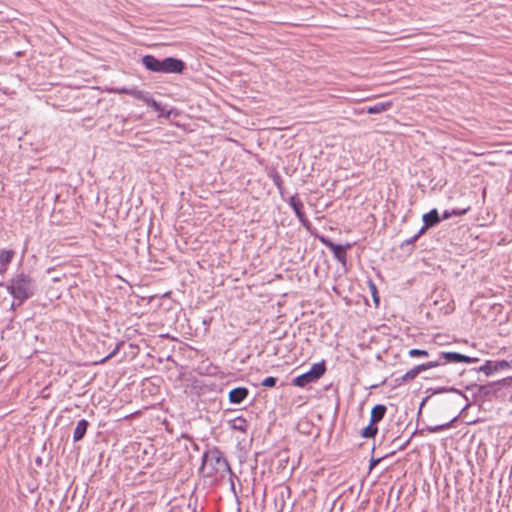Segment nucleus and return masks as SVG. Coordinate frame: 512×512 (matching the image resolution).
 Returning <instances> with one entry per match:
<instances>
[{
	"mask_svg": "<svg viewBox=\"0 0 512 512\" xmlns=\"http://www.w3.org/2000/svg\"><path fill=\"white\" fill-rule=\"evenodd\" d=\"M422 219L424 222V226L420 229L418 234L413 237V240H416L421 234L425 232L427 228L436 225L441 220L436 209H432L430 212L424 214Z\"/></svg>",
	"mask_w": 512,
	"mask_h": 512,
	"instance_id": "obj_6",
	"label": "nucleus"
},
{
	"mask_svg": "<svg viewBox=\"0 0 512 512\" xmlns=\"http://www.w3.org/2000/svg\"><path fill=\"white\" fill-rule=\"evenodd\" d=\"M249 391L245 387H237L229 392V401L233 404H240L248 396Z\"/></svg>",
	"mask_w": 512,
	"mask_h": 512,
	"instance_id": "obj_8",
	"label": "nucleus"
},
{
	"mask_svg": "<svg viewBox=\"0 0 512 512\" xmlns=\"http://www.w3.org/2000/svg\"><path fill=\"white\" fill-rule=\"evenodd\" d=\"M326 372L325 362L314 363L311 369L297 377L292 381V384L297 387H305L310 383L317 382Z\"/></svg>",
	"mask_w": 512,
	"mask_h": 512,
	"instance_id": "obj_3",
	"label": "nucleus"
},
{
	"mask_svg": "<svg viewBox=\"0 0 512 512\" xmlns=\"http://www.w3.org/2000/svg\"><path fill=\"white\" fill-rule=\"evenodd\" d=\"M422 371H425V367L421 366V364H420V365L410 369L409 371H407L402 376V381L408 382V381L414 380Z\"/></svg>",
	"mask_w": 512,
	"mask_h": 512,
	"instance_id": "obj_16",
	"label": "nucleus"
},
{
	"mask_svg": "<svg viewBox=\"0 0 512 512\" xmlns=\"http://www.w3.org/2000/svg\"><path fill=\"white\" fill-rule=\"evenodd\" d=\"M444 364L443 363V359H440L438 357V359L434 360V361H430V362H427V363H424V364H421V366H424L425 367V370H428V369H431V368H434V367H437V366H440Z\"/></svg>",
	"mask_w": 512,
	"mask_h": 512,
	"instance_id": "obj_20",
	"label": "nucleus"
},
{
	"mask_svg": "<svg viewBox=\"0 0 512 512\" xmlns=\"http://www.w3.org/2000/svg\"><path fill=\"white\" fill-rule=\"evenodd\" d=\"M408 354L410 357H427L428 356V352L426 350H421V349H411L408 352Z\"/></svg>",
	"mask_w": 512,
	"mask_h": 512,
	"instance_id": "obj_19",
	"label": "nucleus"
},
{
	"mask_svg": "<svg viewBox=\"0 0 512 512\" xmlns=\"http://www.w3.org/2000/svg\"><path fill=\"white\" fill-rule=\"evenodd\" d=\"M276 383H277V378L270 376V377L265 378L261 384L264 387L271 388V387H274L276 385Z\"/></svg>",
	"mask_w": 512,
	"mask_h": 512,
	"instance_id": "obj_21",
	"label": "nucleus"
},
{
	"mask_svg": "<svg viewBox=\"0 0 512 512\" xmlns=\"http://www.w3.org/2000/svg\"><path fill=\"white\" fill-rule=\"evenodd\" d=\"M6 289L13 296L14 300L18 301V305H21L34 295L36 282L28 274L21 272L12 277L6 285Z\"/></svg>",
	"mask_w": 512,
	"mask_h": 512,
	"instance_id": "obj_1",
	"label": "nucleus"
},
{
	"mask_svg": "<svg viewBox=\"0 0 512 512\" xmlns=\"http://www.w3.org/2000/svg\"><path fill=\"white\" fill-rule=\"evenodd\" d=\"M155 111H157L159 113V116H163L164 115V109L162 107V105L160 103H158L157 101L153 100L151 101V105H150Z\"/></svg>",
	"mask_w": 512,
	"mask_h": 512,
	"instance_id": "obj_23",
	"label": "nucleus"
},
{
	"mask_svg": "<svg viewBox=\"0 0 512 512\" xmlns=\"http://www.w3.org/2000/svg\"><path fill=\"white\" fill-rule=\"evenodd\" d=\"M509 367H510V364L507 361L502 360V361H498V362L494 363L493 369L495 371H497L498 369H506Z\"/></svg>",
	"mask_w": 512,
	"mask_h": 512,
	"instance_id": "obj_24",
	"label": "nucleus"
},
{
	"mask_svg": "<svg viewBox=\"0 0 512 512\" xmlns=\"http://www.w3.org/2000/svg\"><path fill=\"white\" fill-rule=\"evenodd\" d=\"M494 364L491 361H486L484 365L479 368V371L484 372L486 375H490L493 371Z\"/></svg>",
	"mask_w": 512,
	"mask_h": 512,
	"instance_id": "obj_18",
	"label": "nucleus"
},
{
	"mask_svg": "<svg viewBox=\"0 0 512 512\" xmlns=\"http://www.w3.org/2000/svg\"><path fill=\"white\" fill-rule=\"evenodd\" d=\"M142 64L152 72L161 73V60L157 59L152 55H145L142 58Z\"/></svg>",
	"mask_w": 512,
	"mask_h": 512,
	"instance_id": "obj_9",
	"label": "nucleus"
},
{
	"mask_svg": "<svg viewBox=\"0 0 512 512\" xmlns=\"http://www.w3.org/2000/svg\"><path fill=\"white\" fill-rule=\"evenodd\" d=\"M117 350H118V347H117L113 352H111L107 357H105V358L102 360V362H104V361H106L107 359H109V358L113 357V356L115 355V353H116V351H117Z\"/></svg>",
	"mask_w": 512,
	"mask_h": 512,
	"instance_id": "obj_30",
	"label": "nucleus"
},
{
	"mask_svg": "<svg viewBox=\"0 0 512 512\" xmlns=\"http://www.w3.org/2000/svg\"><path fill=\"white\" fill-rule=\"evenodd\" d=\"M184 69V63L173 57H167L161 60V73H181Z\"/></svg>",
	"mask_w": 512,
	"mask_h": 512,
	"instance_id": "obj_5",
	"label": "nucleus"
},
{
	"mask_svg": "<svg viewBox=\"0 0 512 512\" xmlns=\"http://www.w3.org/2000/svg\"><path fill=\"white\" fill-rule=\"evenodd\" d=\"M143 91L137 90V89H131L129 90V95L133 96L136 99H141L143 97Z\"/></svg>",
	"mask_w": 512,
	"mask_h": 512,
	"instance_id": "obj_25",
	"label": "nucleus"
},
{
	"mask_svg": "<svg viewBox=\"0 0 512 512\" xmlns=\"http://www.w3.org/2000/svg\"><path fill=\"white\" fill-rule=\"evenodd\" d=\"M377 432L378 428L376 424H372V422L370 421V424L362 430L361 436L364 438H371L374 437L377 434Z\"/></svg>",
	"mask_w": 512,
	"mask_h": 512,
	"instance_id": "obj_17",
	"label": "nucleus"
},
{
	"mask_svg": "<svg viewBox=\"0 0 512 512\" xmlns=\"http://www.w3.org/2000/svg\"><path fill=\"white\" fill-rule=\"evenodd\" d=\"M88 425H89V423L85 419H82V420H80L77 423V425H76V427L74 429V433H73V440L75 442L80 441L81 439H83V437L86 434Z\"/></svg>",
	"mask_w": 512,
	"mask_h": 512,
	"instance_id": "obj_13",
	"label": "nucleus"
},
{
	"mask_svg": "<svg viewBox=\"0 0 512 512\" xmlns=\"http://www.w3.org/2000/svg\"><path fill=\"white\" fill-rule=\"evenodd\" d=\"M449 427H450V422L449 423H445V424H441V425L430 426L427 429H428L429 432L435 433V432H439L441 430H445V429H447Z\"/></svg>",
	"mask_w": 512,
	"mask_h": 512,
	"instance_id": "obj_22",
	"label": "nucleus"
},
{
	"mask_svg": "<svg viewBox=\"0 0 512 512\" xmlns=\"http://www.w3.org/2000/svg\"><path fill=\"white\" fill-rule=\"evenodd\" d=\"M202 467L210 468L209 475L231 473L230 465L218 448H212L204 453Z\"/></svg>",
	"mask_w": 512,
	"mask_h": 512,
	"instance_id": "obj_2",
	"label": "nucleus"
},
{
	"mask_svg": "<svg viewBox=\"0 0 512 512\" xmlns=\"http://www.w3.org/2000/svg\"><path fill=\"white\" fill-rule=\"evenodd\" d=\"M230 427L233 430H237L245 433L248 429V422L243 417L239 416L230 421Z\"/></svg>",
	"mask_w": 512,
	"mask_h": 512,
	"instance_id": "obj_14",
	"label": "nucleus"
},
{
	"mask_svg": "<svg viewBox=\"0 0 512 512\" xmlns=\"http://www.w3.org/2000/svg\"><path fill=\"white\" fill-rule=\"evenodd\" d=\"M392 106V102L391 101H387V102H378L372 106H369L365 109V111L369 114H380L382 112H385L387 110H389ZM364 112V109H362L360 111V113Z\"/></svg>",
	"mask_w": 512,
	"mask_h": 512,
	"instance_id": "obj_11",
	"label": "nucleus"
},
{
	"mask_svg": "<svg viewBox=\"0 0 512 512\" xmlns=\"http://www.w3.org/2000/svg\"><path fill=\"white\" fill-rule=\"evenodd\" d=\"M325 245L333 252L334 257L343 265L346 264V250L350 245L342 246L335 244L332 241H324Z\"/></svg>",
	"mask_w": 512,
	"mask_h": 512,
	"instance_id": "obj_7",
	"label": "nucleus"
},
{
	"mask_svg": "<svg viewBox=\"0 0 512 512\" xmlns=\"http://www.w3.org/2000/svg\"><path fill=\"white\" fill-rule=\"evenodd\" d=\"M439 358L443 359V363H458V362H464V363H476L479 361L477 357H470L463 355L458 352H440Z\"/></svg>",
	"mask_w": 512,
	"mask_h": 512,
	"instance_id": "obj_4",
	"label": "nucleus"
},
{
	"mask_svg": "<svg viewBox=\"0 0 512 512\" xmlns=\"http://www.w3.org/2000/svg\"><path fill=\"white\" fill-rule=\"evenodd\" d=\"M140 100L146 103L148 106H150L151 101H153L154 99L149 95V93L144 92L143 97H141Z\"/></svg>",
	"mask_w": 512,
	"mask_h": 512,
	"instance_id": "obj_26",
	"label": "nucleus"
},
{
	"mask_svg": "<svg viewBox=\"0 0 512 512\" xmlns=\"http://www.w3.org/2000/svg\"><path fill=\"white\" fill-rule=\"evenodd\" d=\"M17 306H19V305H18V302L16 303V302L14 301V302L11 304V309H12V310H15Z\"/></svg>",
	"mask_w": 512,
	"mask_h": 512,
	"instance_id": "obj_32",
	"label": "nucleus"
},
{
	"mask_svg": "<svg viewBox=\"0 0 512 512\" xmlns=\"http://www.w3.org/2000/svg\"><path fill=\"white\" fill-rule=\"evenodd\" d=\"M381 460H382V458L371 459L369 468L373 469L377 464L380 463Z\"/></svg>",
	"mask_w": 512,
	"mask_h": 512,
	"instance_id": "obj_27",
	"label": "nucleus"
},
{
	"mask_svg": "<svg viewBox=\"0 0 512 512\" xmlns=\"http://www.w3.org/2000/svg\"><path fill=\"white\" fill-rule=\"evenodd\" d=\"M386 410L387 408L385 405L379 404L374 406L371 410L370 417V421L372 422V424H377L378 422H380L384 418Z\"/></svg>",
	"mask_w": 512,
	"mask_h": 512,
	"instance_id": "obj_12",
	"label": "nucleus"
},
{
	"mask_svg": "<svg viewBox=\"0 0 512 512\" xmlns=\"http://www.w3.org/2000/svg\"><path fill=\"white\" fill-rule=\"evenodd\" d=\"M289 204L295 212L296 216L300 220V222L304 223L306 221L305 214L303 212L304 205L300 199L295 196H292L289 200Z\"/></svg>",
	"mask_w": 512,
	"mask_h": 512,
	"instance_id": "obj_10",
	"label": "nucleus"
},
{
	"mask_svg": "<svg viewBox=\"0 0 512 512\" xmlns=\"http://www.w3.org/2000/svg\"><path fill=\"white\" fill-rule=\"evenodd\" d=\"M129 90H130V89L122 88V89H119V90H118V92H119V93H124V94H129Z\"/></svg>",
	"mask_w": 512,
	"mask_h": 512,
	"instance_id": "obj_31",
	"label": "nucleus"
},
{
	"mask_svg": "<svg viewBox=\"0 0 512 512\" xmlns=\"http://www.w3.org/2000/svg\"><path fill=\"white\" fill-rule=\"evenodd\" d=\"M371 288H372V295H373V298H374V302L376 304L379 303V298L376 296V287L374 284H371Z\"/></svg>",
	"mask_w": 512,
	"mask_h": 512,
	"instance_id": "obj_28",
	"label": "nucleus"
},
{
	"mask_svg": "<svg viewBox=\"0 0 512 512\" xmlns=\"http://www.w3.org/2000/svg\"><path fill=\"white\" fill-rule=\"evenodd\" d=\"M14 251L2 250L0 252V271L6 270V266L12 261Z\"/></svg>",
	"mask_w": 512,
	"mask_h": 512,
	"instance_id": "obj_15",
	"label": "nucleus"
},
{
	"mask_svg": "<svg viewBox=\"0 0 512 512\" xmlns=\"http://www.w3.org/2000/svg\"><path fill=\"white\" fill-rule=\"evenodd\" d=\"M452 214H456V212L453 211L452 213H450L448 211H445L442 215V219H448Z\"/></svg>",
	"mask_w": 512,
	"mask_h": 512,
	"instance_id": "obj_29",
	"label": "nucleus"
}]
</instances>
